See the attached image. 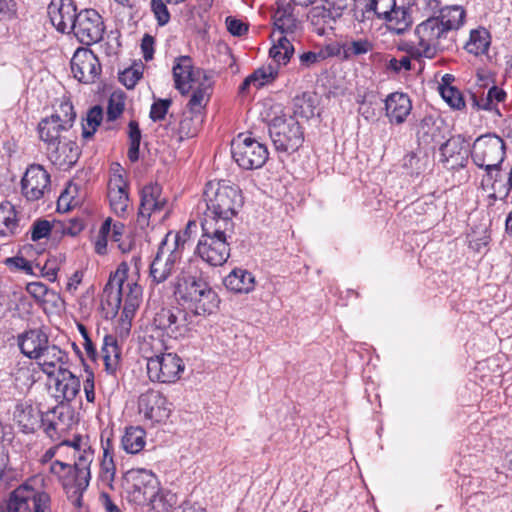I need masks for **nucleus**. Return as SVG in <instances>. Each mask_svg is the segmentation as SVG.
Returning a JSON list of instances; mask_svg holds the SVG:
<instances>
[{"label":"nucleus","mask_w":512,"mask_h":512,"mask_svg":"<svg viewBox=\"0 0 512 512\" xmlns=\"http://www.w3.org/2000/svg\"><path fill=\"white\" fill-rule=\"evenodd\" d=\"M466 12L462 6H444L440 15L428 16L420 22L414 30L417 38L415 45L403 48L415 59H433L444 50L442 42L448 34L458 30L465 21Z\"/></svg>","instance_id":"nucleus-1"},{"label":"nucleus","mask_w":512,"mask_h":512,"mask_svg":"<svg viewBox=\"0 0 512 512\" xmlns=\"http://www.w3.org/2000/svg\"><path fill=\"white\" fill-rule=\"evenodd\" d=\"M60 446L73 449L75 462L70 465L56 460L50 464L49 470L58 478L70 502L76 507H81L83 493L91 480L90 467L94 459V450L88 440L81 436L62 441Z\"/></svg>","instance_id":"nucleus-2"},{"label":"nucleus","mask_w":512,"mask_h":512,"mask_svg":"<svg viewBox=\"0 0 512 512\" xmlns=\"http://www.w3.org/2000/svg\"><path fill=\"white\" fill-rule=\"evenodd\" d=\"M204 200L206 211L202 221L211 220L217 225L228 222L231 229L235 228L233 218L243 204L241 191L237 186L230 185L227 181H210L204 189Z\"/></svg>","instance_id":"nucleus-3"},{"label":"nucleus","mask_w":512,"mask_h":512,"mask_svg":"<svg viewBox=\"0 0 512 512\" xmlns=\"http://www.w3.org/2000/svg\"><path fill=\"white\" fill-rule=\"evenodd\" d=\"M123 493L127 501L141 507L159 511L165 506L161 495L160 482L152 470L132 468L127 470L121 480Z\"/></svg>","instance_id":"nucleus-4"},{"label":"nucleus","mask_w":512,"mask_h":512,"mask_svg":"<svg viewBox=\"0 0 512 512\" xmlns=\"http://www.w3.org/2000/svg\"><path fill=\"white\" fill-rule=\"evenodd\" d=\"M202 235L196 247L199 257L211 266L223 265L230 256V240L234 234L228 222L217 225L211 220L202 221Z\"/></svg>","instance_id":"nucleus-5"},{"label":"nucleus","mask_w":512,"mask_h":512,"mask_svg":"<svg viewBox=\"0 0 512 512\" xmlns=\"http://www.w3.org/2000/svg\"><path fill=\"white\" fill-rule=\"evenodd\" d=\"M175 293L194 316L210 315L218 307L216 292L201 277L180 275Z\"/></svg>","instance_id":"nucleus-6"},{"label":"nucleus","mask_w":512,"mask_h":512,"mask_svg":"<svg viewBox=\"0 0 512 512\" xmlns=\"http://www.w3.org/2000/svg\"><path fill=\"white\" fill-rule=\"evenodd\" d=\"M44 479L32 477L9 495L4 512H52V498L44 487Z\"/></svg>","instance_id":"nucleus-7"},{"label":"nucleus","mask_w":512,"mask_h":512,"mask_svg":"<svg viewBox=\"0 0 512 512\" xmlns=\"http://www.w3.org/2000/svg\"><path fill=\"white\" fill-rule=\"evenodd\" d=\"M186 236V232L173 233L170 231L161 241L149 269V276L153 283H163L171 276L175 264L182 258L187 242Z\"/></svg>","instance_id":"nucleus-8"},{"label":"nucleus","mask_w":512,"mask_h":512,"mask_svg":"<svg viewBox=\"0 0 512 512\" xmlns=\"http://www.w3.org/2000/svg\"><path fill=\"white\" fill-rule=\"evenodd\" d=\"M506 143L495 133L480 135L475 139L471 148V159L480 169H484L486 177L491 179L493 170H501L506 158Z\"/></svg>","instance_id":"nucleus-9"},{"label":"nucleus","mask_w":512,"mask_h":512,"mask_svg":"<svg viewBox=\"0 0 512 512\" xmlns=\"http://www.w3.org/2000/svg\"><path fill=\"white\" fill-rule=\"evenodd\" d=\"M127 266L122 263L105 286L108 293V302L115 303L117 307L124 302V313L132 314L139 307L142 300V287L135 282H125Z\"/></svg>","instance_id":"nucleus-10"},{"label":"nucleus","mask_w":512,"mask_h":512,"mask_svg":"<svg viewBox=\"0 0 512 512\" xmlns=\"http://www.w3.org/2000/svg\"><path fill=\"white\" fill-rule=\"evenodd\" d=\"M269 134L277 151L296 152L304 142V132L292 115L274 117L269 124Z\"/></svg>","instance_id":"nucleus-11"},{"label":"nucleus","mask_w":512,"mask_h":512,"mask_svg":"<svg viewBox=\"0 0 512 512\" xmlns=\"http://www.w3.org/2000/svg\"><path fill=\"white\" fill-rule=\"evenodd\" d=\"M75 118L73 105L65 101L59 105L54 114L39 122V138L46 145L47 152L55 145L61 144L62 132L68 131L73 126Z\"/></svg>","instance_id":"nucleus-12"},{"label":"nucleus","mask_w":512,"mask_h":512,"mask_svg":"<svg viewBox=\"0 0 512 512\" xmlns=\"http://www.w3.org/2000/svg\"><path fill=\"white\" fill-rule=\"evenodd\" d=\"M231 154L238 166L246 170L261 168L269 156L266 145L245 134L232 140Z\"/></svg>","instance_id":"nucleus-13"},{"label":"nucleus","mask_w":512,"mask_h":512,"mask_svg":"<svg viewBox=\"0 0 512 512\" xmlns=\"http://www.w3.org/2000/svg\"><path fill=\"white\" fill-rule=\"evenodd\" d=\"M147 374L152 382H177L185 370L183 360L173 352H160L147 356Z\"/></svg>","instance_id":"nucleus-14"},{"label":"nucleus","mask_w":512,"mask_h":512,"mask_svg":"<svg viewBox=\"0 0 512 512\" xmlns=\"http://www.w3.org/2000/svg\"><path fill=\"white\" fill-rule=\"evenodd\" d=\"M71 32L85 45L99 42L104 33V23L100 14L94 9H84L78 13Z\"/></svg>","instance_id":"nucleus-15"},{"label":"nucleus","mask_w":512,"mask_h":512,"mask_svg":"<svg viewBox=\"0 0 512 512\" xmlns=\"http://www.w3.org/2000/svg\"><path fill=\"white\" fill-rule=\"evenodd\" d=\"M73 424L74 412L70 405L64 402H61L42 415L41 428L53 441L59 440Z\"/></svg>","instance_id":"nucleus-16"},{"label":"nucleus","mask_w":512,"mask_h":512,"mask_svg":"<svg viewBox=\"0 0 512 512\" xmlns=\"http://www.w3.org/2000/svg\"><path fill=\"white\" fill-rule=\"evenodd\" d=\"M49 185V173L41 165L32 164L21 179V192L28 201H37L48 191Z\"/></svg>","instance_id":"nucleus-17"},{"label":"nucleus","mask_w":512,"mask_h":512,"mask_svg":"<svg viewBox=\"0 0 512 512\" xmlns=\"http://www.w3.org/2000/svg\"><path fill=\"white\" fill-rule=\"evenodd\" d=\"M138 411L145 419L155 423L165 421L171 413L168 400L156 390H148L139 396Z\"/></svg>","instance_id":"nucleus-18"},{"label":"nucleus","mask_w":512,"mask_h":512,"mask_svg":"<svg viewBox=\"0 0 512 512\" xmlns=\"http://www.w3.org/2000/svg\"><path fill=\"white\" fill-rule=\"evenodd\" d=\"M73 76L81 83H93L101 73L97 56L89 49H78L71 59Z\"/></svg>","instance_id":"nucleus-19"},{"label":"nucleus","mask_w":512,"mask_h":512,"mask_svg":"<svg viewBox=\"0 0 512 512\" xmlns=\"http://www.w3.org/2000/svg\"><path fill=\"white\" fill-rule=\"evenodd\" d=\"M206 80V76L200 69H194L192 59L189 56H180L175 59L173 66V78L175 88L181 94H187L200 78Z\"/></svg>","instance_id":"nucleus-20"},{"label":"nucleus","mask_w":512,"mask_h":512,"mask_svg":"<svg viewBox=\"0 0 512 512\" xmlns=\"http://www.w3.org/2000/svg\"><path fill=\"white\" fill-rule=\"evenodd\" d=\"M73 0H52L48 15L53 26L61 33H70L78 16Z\"/></svg>","instance_id":"nucleus-21"},{"label":"nucleus","mask_w":512,"mask_h":512,"mask_svg":"<svg viewBox=\"0 0 512 512\" xmlns=\"http://www.w3.org/2000/svg\"><path fill=\"white\" fill-rule=\"evenodd\" d=\"M139 221L148 219L162 212L167 205V199L162 195V187L157 183L146 185L140 192Z\"/></svg>","instance_id":"nucleus-22"},{"label":"nucleus","mask_w":512,"mask_h":512,"mask_svg":"<svg viewBox=\"0 0 512 512\" xmlns=\"http://www.w3.org/2000/svg\"><path fill=\"white\" fill-rule=\"evenodd\" d=\"M108 199L112 212L121 218H126L132 211V206L128 194V184L122 178L117 176L109 181Z\"/></svg>","instance_id":"nucleus-23"},{"label":"nucleus","mask_w":512,"mask_h":512,"mask_svg":"<svg viewBox=\"0 0 512 512\" xmlns=\"http://www.w3.org/2000/svg\"><path fill=\"white\" fill-rule=\"evenodd\" d=\"M440 144V161L450 170L464 168L468 162L467 152L463 149L460 136L452 137Z\"/></svg>","instance_id":"nucleus-24"},{"label":"nucleus","mask_w":512,"mask_h":512,"mask_svg":"<svg viewBox=\"0 0 512 512\" xmlns=\"http://www.w3.org/2000/svg\"><path fill=\"white\" fill-rule=\"evenodd\" d=\"M42 371L51 377L65 370L68 362V355L56 345L48 344L43 351L35 358Z\"/></svg>","instance_id":"nucleus-25"},{"label":"nucleus","mask_w":512,"mask_h":512,"mask_svg":"<svg viewBox=\"0 0 512 512\" xmlns=\"http://www.w3.org/2000/svg\"><path fill=\"white\" fill-rule=\"evenodd\" d=\"M42 415L38 407L27 401L17 403L13 412L15 422L24 433H33L41 428Z\"/></svg>","instance_id":"nucleus-26"},{"label":"nucleus","mask_w":512,"mask_h":512,"mask_svg":"<svg viewBox=\"0 0 512 512\" xmlns=\"http://www.w3.org/2000/svg\"><path fill=\"white\" fill-rule=\"evenodd\" d=\"M386 116L394 124H402L412 110V103L407 94L394 92L385 99Z\"/></svg>","instance_id":"nucleus-27"},{"label":"nucleus","mask_w":512,"mask_h":512,"mask_svg":"<svg viewBox=\"0 0 512 512\" xmlns=\"http://www.w3.org/2000/svg\"><path fill=\"white\" fill-rule=\"evenodd\" d=\"M21 352L30 359H35L49 344L48 336L40 329H31L18 335Z\"/></svg>","instance_id":"nucleus-28"},{"label":"nucleus","mask_w":512,"mask_h":512,"mask_svg":"<svg viewBox=\"0 0 512 512\" xmlns=\"http://www.w3.org/2000/svg\"><path fill=\"white\" fill-rule=\"evenodd\" d=\"M55 376L56 397L61 398L62 402H70L75 399L80 391V380L68 368L60 370Z\"/></svg>","instance_id":"nucleus-29"},{"label":"nucleus","mask_w":512,"mask_h":512,"mask_svg":"<svg viewBox=\"0 0 512 512\" xmlns=\"http://www.w3.org/2000/svg\"><path fill=\"white\" fill-rule=\"evenodd\" d=\"M277 75V66L269 64L267 66L260 67L245 78L239 87V93L242 95L248 94L251 87L260 89L264 85L274 81Z\"/></svg>","instance_id":"nucleus-30"},{"label":"nucleus","mask_w":512,"mask_h":512,"mask_svg":"<svg viewBox=\"0 0 512 512\" xmlns=\"http://www.w3.org/2000/svg\"><path fill=\"white\" fill-rule=\"evenodd\" d=\"M47 154L54 164L71 167L77 162L80 150L74 141L69 140L61 141V144L55 145Z\"/></svg>","instance_id":"nucleus-31"},{"label":"nucleus","mask_w":512,"mask_h":512,"mask_svg":"<svg viewBox=\"0 0 512 512\" xmlns=\"http://www.w3.org/2000/svg\"><path fill=\"white\" fill-rule=\"evenodd\" d=\"M312 31L318 36H324L328 31L334 29L336 21L331 14L323 7L317 5L312 7L307 15Z\"/></svg>","instance_id":"nucleus-32"},{"label":"nucleus","mask_w":512,"mask_h":512,"mask_svg":"<svg viewBox=\"0 0 512 512\" xmlns=\"http://www.w3.org/2000/svg\"><path fill=\"white\" fill-rule=\"evenodd\" d=\"M20 219L10 202L0 203V236L7 237L20 233Z\"/></svg>","instance_id":"nucleus-33"},{"label":"nucleus","mask_w":512,"mask_h":512,"mask_svg":"<svg viewBox=\"0 0 512 512\" xmlns=\"http://www.w3.org/2000/svg\"><path fill=\"white\" fill-rule=\"evenodd\" d=\"M225 286L236 293H249L255 287V278L251 272L244 269H234L226 276Z\"/></svg>","instance_id":"nucleus-34"},{"label":"nucleus","mask_w":512,"mask_h":512,"mask_svg":"<svg viewBox=\"0 0 512 512\" xmlns=\"http://www.w3.org/2000/svg\"><path fill=\"white\" fill-rule=\"evenodd\" d=\"M168 335L174 338L184 336L191 329L192 316L185 310L169 308Z\"/></svg>","instance_id":"nucleus-35"},{"label":"nucleus","mask_w":512,"mask_h":512,"mask_svg":"<svg viewBox=\"0 0 512 512\" xmlns=\"http://www.w3.org/2000/svg\"><path fill=\"white\" fill-rule=\"evenodd\" d=\"M491 44L489 31L484 27L473 29L470 32L469 40L465 44L468 53L475 56L487 54Z\"/></svg>","instance_id":"nucleus-36"},{"label":"nucleus","mask_w":512,"mask_h":512,"mask_svg":"<svg viewBox=\"0 0 512 512\" xmlns=\"http://www.w3.org/2000/svg\"><path fill=\"white\" fill-rule=\"evenodd\" d=\"M146 444V432L140 426H130L121 438L122 448L129 454L139 453Z\"/></svg>","instance_id":"nucleus-37"},{"label":"nucleus","mask_w":512,"mask_h":512,"mask_svg":"<svg viewBox=\"0 0 512 512\" xmlns=\"http://www.w3.org/2000/svg\"><path fill=\"white\" fill-rule=\"evenodd\" d=\"M102 358L106 371L113 374L119 366L121 350L118 347L117 339L112 335H106L103 339Z\"/></svg>","instance_id":"nucleus-38"},{"label":"nucleus","mask_w":512,"mask_h":512,"mask_svg":"<svg viewBox=\"0 0 512 512\" xmlns=\"http://www.w3.org/2000/svg\"><path fill=\"white\" fill-rule=\"evenodd\" d=\"M391 11L384 20L390 24L397 34L404 33L413 23L411 10L408 7L395 4V8H392Z\"/></svg>","instance_id":"nucleus-39"},{"label":"nucleus","mask_w":512,"mask_h":512,"mask_svg":"<svg viewBox=\"0 0 512 512\" xmlns=\"http://www.w3.org/2000/svg\"><path fill=\"white\" fill-rule=\"evenodd\" d=\"M417 137L419 141L426 145H431L434 148V144L441 142V132L439 127L432 116L424 117L418 127Z\"/></svg>","instance_id":"nucleus-40"},{"label":"nucleus","mask_w":512,"mask_h":512,"mask_svg":"<svg viewBox=\"0 0 512 512\" xmlns=\"http://www.w3.org/2000/svg\"><path fill=\"white\" fill-rule=\"evenodd\" d=\"M203 122L202 115L200 114H183L181 118L178 128L175 132H173L179 141H182L186 138H192L197 135L201 124Z\"/></svg>","instance_id":"nucleus-41"},{"label":"nucleus","mask_w":512,"mask_h":512,"mask_svg":"<svg viewBox=\"0 0 512 512\" xmlns=\"http://www.w3.org/2000/svg\"><path fill=\"white\" fill-rule=\"evenodd\" d=\"M471 98L473 105L478 109L492 110L494 105L505 100L506 92L503 89L493 85L491 88H489L485 95L483 93L481 96H478L477 94L473 93Z\"/></svg>","instance_id":"nucleus-42"},{"label":"nucleus","mask_w":512,"mask_h":512,"mask_svg":"<svg viewBox=\"0 0 512 512\" xmlns=\"http://www.w3.org/2000/svg\"><path fill=\"white\" fill-rule=\"evenodd\" d=\"M206 81L207 79L204 82H200L198 86L194 85L191 89L193 93L187 105L191 114L202 115V109L209 101L211 87Z\"/></svg>","instance_id":"nucleus-43"},{"label":"nucleus","mask_w":512,"mask_h":512,"mask_svg":"<svg viewBox=\"0 0 512 512\" xmlns=\"http://www.w3.org/2000/svg\"><path fill=\"white\" fill-rule=\"evenodd\" d=\"M273 23L275 30L279 31L282 36L293 34L299 26L297 19L287 9L278 8L273 15Z\"/></svg>","instance_id":"nucleus-44"},{"label":"nucleus","mask_w":512,"mask_h":512,"mask_svg":"<svg viewBox=\"0 0 512 512\" xmlns=\"http://www.w3.org/2000/svg\"><path fill=\"white\" fill-rule=\"evenodd\" d=\"M294 53V47L291 40L286 36H281L278 39L277 44L273 45L269 50V56L277 63V67L280 65H286L291 59Z\"/></svg>","instance_id":"nucleus-45"},{"label":"nucleus","mask_w":512,"mask_h":512,"mask_svg":"<svg viewBox=\"0 0 512 512\" xmlns=\"http://www.w3.org/2000/svg\"><path fill=\"white\" fill-rule=\"evenodd\" d=\"M116 475V466L112 453L104 448L102 461L100 463V480L103 484L113 489V481Z\"/></svg>","instance_id":"nucleus-46"},{"label":"nucleus","mask_w":512,"mask_h":512,"mask_svg":"<svg viewBox=\"0 0 512 512\" xmlns=\"http://www.w3.org/2000/svg\"><path fill=\"white\" fill-rule=\"evenodd\" d=\"M128 139L129 148L127 156L131 162H136L139 159L140 143L142 139V133L136 120H131L128 124Z\"/></svg>","instance_id":"nucleus-47"},{"label":"nucleus","mask_w":512,"mask_h":512,"mask_svg":"<svg viewBox=\"0 0 512 512\" xmlns=\"http://www.w3.org/2000/svg\"><path fill=\"white\" fill-rule=\"evenodd\" d=\"M103 119V110L96 105L88 110L85 122L82 124V136L91 138Z\"/></svg>","instance_id":"nucleus-48"},{"label":"nucleus","mask_w":512,"mask_h":512,"mask_svg":"<svg viewBox=\"0 0 512 512\" xmlns=\"http://www.w3.org/2000/svg\"><path fill=\"white\" fill-rule=\"evenodd\" d=\"M345 58L367 54L374 49V44L368 38L352 40L343 47Z\"/></svg>","instance_id":"nucleus-49"},{"label":"nucleus","mask_w":512,"mask_h":512,"mask_svg":"<svg viewBox=\"0 0 512 512\" xmlns=\"http://www.w3.org/2000/svg\"><path fill=\"white\" fill-rule=\"evenodd\" d=\"M294 116L310 118L314 115V104L312 96L309 93H303L293 100Z\"/></svg>","instance_id":"nucleus-50"},{"label":"nucleus","mask_w":512,"mask_h":512,"mask_svg":"<svg viewBox=\"0 0 512 512\" xmlns=\"http://www.w3.org/2000/svg\"><path fill=\"white\" fill-rule=\"evenodd\" d=\"M143 75V64L134 63L119 73V81L128 89L135 87Z\"/></svg>","instance_id":"nucleus-51"},{"label":"nucleus","mask_w":512,"mask_h":512,"mask_svg":"<svg viewBox=\"0 0 512 512\" xmlns=\"http://www.w3.org/2000/svg\"><path fill=\"white\" fill-rule=\"evenodd\" d=\"M440 94L445 102L453 109L460 110L465 107V101L461 92L451 85H440Z\"/></svg>","instance_id":"nucleus-52"},{"label":"nucleus","mask_w":512,"mask_h":512,"mask_svg":"<svg viewBox=\"0 0 512 512\" xmlns=\"http://www.w3.org/2000/svg\"><path fill=\"white\" fill-rule=\"evenodd\" d=\"M125 96L123 93H113L108 101L106 123L114 122L124 111Z\"/></svg>","instance_id":"nucleus-53"},{"label":"nucleus","mask_w":512,"mask_h":512,"mask_svg":"<svg viewBox=\"0 0 512 512\" xmlns=\"http://www.w3.org/2000/svg\"><path fill=\"white\" fill-rule=\"evenodd\" d=\"M111 218H107L100 226V229L94 239L95 252L104 255L107 252V243L111 232Z\"/></svg>","instance_id":"nucleus-54"},{"label":"nucleus","mask_w":512,"mask_h":512,"mask_svg":"<svg viewBox=\"0 0 512 512\" xmlns=\"http://www.w3.org/2000/svg\"><path fill=\"white\" fill-rule=\"evenodd\" d=\"M396 0H370L366 5V11H373L379 19H384L395 8Z\"/></svg>","instance_id":"nucleus-55"},{"label":"nucleus","mask_w":512,"mask_h":512,"mask_svg":"<svg viewBox=\"0 0 512 512\" xmlns=\"http://www.w3.org/2000/svg\"><path fill=\"white\" fill-rule=\"evenodd\" d=\"M51 229L52 225L50 221L46 219L35 220L30 228L31 240L36 242L48 237L51 233Z\"/></svg>","instance_id":"nucleus-56"},{"label":"nucleus","mask_w":512,"mask_h":512,"mask_svg":"<svg viewBox=\"0 0 512 512\" xmlns=\"http://www.w3.org/2000/svg\"><path fill=\"white\" fill-rule=\"evenodd\" d=\"M172 104L171 99H158L154 101L150 109V118L152 121L157 122L165 118L168 110Z\"/></svg>","instance_id":"nucleus-57"},{"label":"nucleus","mask_w":512,"mask_h":512,"mask_svg":"<svg viewBox=\"0 0 512 512\" xmlns=\"http://www.w3.org/2000/svg\"><path fill=\"white\" fill-rule=\"evenodd\" d=\"M165 0H152L151 9L160 26L166 25L170 20V13Z\"/></svg>","instance_id":"nucleus-58"},{"label":"nucleus","mask_w":512,"mask_h":512,"mask_svg":"<svg viewBox=\"0 0 512 512\" xmlns=\"http://www.w3.org/2000/svg\"><path fill=\"white\" fill-rule=\"evenodd\" d=\"M15 385L18 387H28L33 383L32 374L28 367L21 366L11 371Z\"/></svg>","instance_id":"nucleus-59"},{"label":"nucleus","mask_w":512,"mask_h":512,"mask_svg":"<svg viewBox=\"0 0 512 512\" xmlns=\"http://www.w3.org/2000/svg\"><path fill=\"white\" fill-rule=\"evenodd\" d=\"M322 5L337 22L347 9L348 3L347 0H324Z\"/></svg>","instance_id":"nucleus-60"},{"label":"nucleus","mask_w":512,"mask_h":512,"mask_svg":"<svg viewBox=\"0 0 512 512\" xmlns=\"http://www.w3.org/2000/svg\"><path fill=\"white\" fill-rule=\"evenodd\" d=\"M318 51H306L299 55V70H307L321 63Z\"/></svg>","instance_id":"nucleus-61"},{"label":"nucleus","mask_w":512,"mask_h":512,"mask_svg":"<svg viewBox=\"0 0 512 512\" xmlns=\"http://www.w3.org/2000/svg\"><path fill=\"white\" fill-rule=\"evenodd\" d=\"M402 165L411 175H418L422 171L420 159L413 152H410L404 156Z\"/></svg>","instance_id":"nucleus-62"},{"label":"nucleus","mask_w":512,"mask_h":512,"mask_svg":"<svg viewBox=\"0 0 512 512\" xmlns=\"http://www.w3.org/2000/svg\"><path fill=\"white\" fill-rule=\"evenodd\" d=\"M226 25L228 31L233 36H243L248 31V25L246 23L231 16L226 18Z\"/></svg>","instance_id":"nucleus-63"},{"label":"nucleus","mask_w":512,"mask_h":512,"mask_svg":"<svg viewBox=\"0 0 512 512\" xmlns=\"http://www.w3.org/2000/svg\"><path fill=\"white\" fill-rule=\"evenodd\" d=\"M387 68L399 73L402 70L409 71L411 70V60L409 56H403L400 59L391 58L388 61Z\"/></svg>","instance_id":"nucleus-64"}]
</instances>
